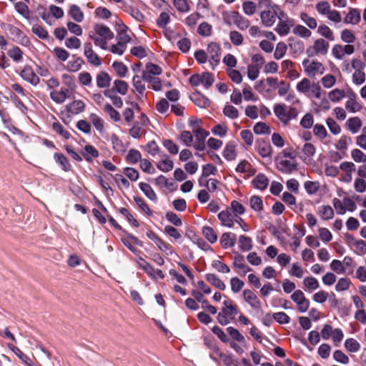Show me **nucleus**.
<instances>
[{
  "mask_svg": "<svg viewBox=\"0 0 366 366\" xmlns=\"http://www.w3.org/2000/svg\"><path fill=\"white\" fill-rule=\"evenodd\" d=\"M260 10V19L262 24L265 26H272L276 21V18L281 19V16H284L280 7L272 4V0H259L257 4Z\"/></svg>",
  "mask_w": 366,
  "mask_h": 366,
  "instance_id": "obj_1",
  "label": "nucleus"
},
{
  "mask_svg": "<svg viewBox=\"0 0 366 366\" xmlns=\"http://www.w3.org/2000/svg\"><path fill=\"white\" fill-rule=\"evenodd\" d=\"M315 9L322 16H327V19L335 24L337 27V24L342 21V18L340 11L332 9L330 4L327 1L318 2Z\"/></svg>",
  "mask_w": 366,
  "mask_h": 366,
  "instance_id": "obj_2",
  "label": "nucleus"
},
{
  "mask_svg": "<svg viewBox=\"0 0 366 366\" xmlns=\"http://www.w3.org/2000/svg\"><path fill=\"white\" fill-rule=\"evenodd\" d=\"M302 66L307 75L312 78L323 74L325 71L323 64L315 60L305 59Z\"/></svg>",
  "mask_w": 366,
  "mask_h": 366,
  "instance_id": "obj_3",
  "label": "nucleus"
},
{
  "mask_svg": "<svg viewBox=\"0 0 366 366\" xmlns=\"http://www.w3.org/2000/svg\"><path fill=\"white\" fill-rule=\"evenodd\" d=\"M277 169L282 173L291 174L297 169V163L295 158L285 159L282 156L275 158Z\"/></svg>",
  "mask_w": 366,
  "mask_h": 366,
  "instance_id": "obj_4",
  "label": "nucleus"
},
{
  "mask_svg": "<svg viewBox=\"0 0 366 366\" xmlns=\"http://www.w3.org/2000/svg\"><path fill=\"white\" fill-rule=\"evenodd\" d=\"M330 44L324 39H318L315 41L312 46L307 49V54L309 56L318 55H325L329 49Z\"/></svg>",
  "mask_w": 366,
  "mask_h": 366,
  "instance_id": "obj_5",
  "label": "nucleus"
},
{
  "mask_svg": "<svg viewBox=\"0 0 366 366\" xmlns=\"http://www.w3.org/2000/svg\"><path fill=\"white\" fill-rule=\"evenodd\" d=\"M207 54L211 68L214 69L220 61V46L214 42L209 43L207 46Z\"/></svg>",
  "mask_w": 366,
  "mask_h": 366,
  "instance_id": "obj_6",
  "label": "nucleus"
},
{
  "mask_svg": "<svg viewBox=\"0 0 366 366\" xmlns=\"http://www.w3.org/2000/svg\"><path fill=\"white\" fill-rule=\"evenodd\" d=\"M291 299L296 303L297 310L300 312H305L310 307V301L305 297L302 291L295 290L291 295Z\"/></svg>",
  "mask_w": 366,
  "mask_h": 366,
  "instance_id": "obj_7",
  "label": "nucleus"
},
{
  "mask_svg": "<svg viewBox=\"0 0 366 366\" xmlns=\"http://www.w3.org/2000/svg\"><path fill=\"white\" fill-rule=\"evenodd\" d=\"M149 119L147 116L144 114H142L141 117H139V120L136 121L134 123L133 127L129 129V134L130 136L134 139L140 138L143 133L142 129L144 126L147 125Z\"/></svg>",
  "mask_w": 366,
  "mask_h": 366,
  "instance_id": "obj_8",
  "label": "nucleus"
},
{
  "mask_svg": "<svg viewBox=\"0 0 366 366\" xmlns=\"http://www.w3.org/2000/svg\"><path fill=\"white\" fill-rule=\"evenodd\" d=\"M147 237L153 240L155 244L157 245L158 248L167 254H172V247L169 243H167L163 239H162L157 234H155L153 231H149L147 233Z\"/></svg>",
  "mask_w": 366,
  "mask_h": 366,
  "instance_id": "obj_9",
  "label": "nucleus"
},
{
  "mask_svg": "<svg viewBox=\"0 0 366 366\" xmlns=\"http://www.w3.org/2000/svg\"><path fill=\"white\" fill-rule=\"evenodd\" d=\"M340 169L343 172L341 180L349 183L352 179V174L355 171V165L351 162H344L340 165Z\"/></svg>",
  "mask_w": 366,
  "mask_h": 366,
  "instance_id": "obj_10",
  "label": "nucleus"
},
{
  "mask_svg": "<svg viewBox=\"0 0 366 366\" xmlns=\"http://www.w3.org/2000/svg\"><path fill=\"white\" fill-rule=\"evenodd\" d=\"M236 214H233L229 210H224L219 213L218 218L221 224L227 227H232L235 223Z\"/></svg>",
  "mask_w": 366,
  "mask_h": 366,
  "instance_id": "obj_11",
  "label": "nucleus"
},
{
  "mask_svg": "<svg viewBox=\"0 0 366 366\" xmlns=\"http://www.w3.org/2000/svg\"><path fill=\"white\" fill-rule=\"evenodd\" d=\"M21 76L32 85H37L39 83V78L35 74L31 66H26L21 71Z\"/></svg>",
  "mask_w": 366,
  "mask_h": 366,
  "instance_id": "obj_12",
  "label": "nucleus"
},
{
  "mask_svg": "<svg viewBox=\"0 0 366 366\" xmlns=\"http://www.w3.org/2000/svg\"><path fill=\"white\" fill-rule=\"evenodd\" d=\"M360 20L361 15L360 11L357 9L349 8L348 13L343 19V22L347 24L356 25L360 23Z\"/></svg>",
  "mask_w": 366,
  "mask_h": 366,
  "instance_id": "obj_13",
  "label": "nucleus"
},
{
  "mask_svg": "<svg viewBox=\"0 0 366 366\" xmlns=\"http://www.w3.org/2000/svg\"><path fill=\"white\" fill-rule=\"evenodd\" d=\"M51 99L57 104H61L69 97V89L61 88L60 90H53L50 92Z\"/></svg>",
  "mask_w": 366,
  "mask_h": 366,
  "instance_id": "obj_14",
  "label": "nucleus"
},
{
  "mask_svg": "<svg viewBox=\"0 0 366 366\" xmlns=\"http://www.w3.org/2000/svg\"><path fill=\"white\" fill-rule=\"evenodd\" d=\"M243 298L251 307L253 309H259L261 307L260 301L257 296L250 290H245L243 292Z\"/></svg>",
  "mask_w": 366,
  "mask_h": 366,
  "instance_id": "obj_15",
  "label": "nucleus"
},
{
  "mask_svg": "<svg viewBox=\"0 0 366 366\" xmlns=\"http://www.w3.org/2000/svg\"><path fill=\"white\" fill-rule=\"evenodd\" d=\"M257 151L263 158L269 157L272 152V148L268 142L262 139L257 142Z\"/></svg>",
  "mask_w": 366,
  "mask_h": 366,
  "instance_id": "obj_16",
  "label": "nucleus"
},
{
  "mask_svg": "<svg viewBox=\"0 0 366 366\" xmlns=\"http://www.w3.org/2000/svg\"><path fill=\"white\" fill-rule=\"evenodd\" d=\"M224 307L222 310L228 315L229 319L234 320L238 313L237 307L233 305L232 300L227 299L223 302Z\"/></svg>",
  "mask_w": 366,
  "mask_h": 366,
  "instance_id": "obj_17",
  "label": "nucleus"
},
{
  "mask_svg": "<svg viewBox=\"0 0 366 366\" xmlns=\"http://www.w3.org/2000/svg\"><path fill=\"white\" fill-rule=\"evenodd\" d=\"M192 132L194 134L197 141L204 142L209 133L198 125L197 121H191Z\"/></svg>",
  "mask_w": 366,
  "mask_h": 366,
  "instance_id": "obj_18",
  "label": "nucleus"
},
{
  "mask_svg": "<svg viewBox=\"0 0 366 366\" xmlns=\"http://www.w3.org/2000/svg\"><path fill=\"white\" fill-rule=\"evenodd\" d=\"M84 108L85 104L81 100H74L66 106L67 112L72 115L79 114L84 110Z\"/></svg>",
  "mask_w": 366,
  "mask_h": 366,
  "instance_id": "obj_19",
  "label": "nucleus"
},
{
  "mask_svg": "<svg viewBox=\"0 0 366 366\" xmlns=\"http://www.w3.org/2000/svg\"><path fill=\"white\" fill-rule=\"evenodd\" d=\"M236 243V235L231 232H224L220 238V244L224 249L232 247Z\"/></svg>",
  "mask_w": 366,
  "mask_h": 366,
  "instance_id": "obj_20",
  "label": "nucleus"
},
{
  "mask_svg": "<svg viewBox=\"0 0 366 366\" xmlns=\"http://www.w3.org/2000/svg\"><path fill=\"white\" fill-rule=\"evenodd\" d=\"M95 32L100 36L105 38L106 39L111 40L114 38V33L111 29L103 24H96L94 26Z\"/></svg>",
  "mask_w": 366,
  "mask_h": 366,
  "instance_id": "obj_21",
  "label": "nucleus"
},
{
  "mask_svg": "<svg viewBox=\"0 0 366 366\" xmlns=\"http://www.w3.org/2000/svg\"><path fill=\"white\" fill-rule=\"evenodd\" d=\"M111 80L110 76L105 71L99 72L96 76L97 85L99 88L109 87Z\"/></svg>",
  "mask_w": 366,
  "mask_h": 366,
  "instance_id": "obj_22",
  "label": "nucleus"
},
{
  "mask_svg": "<svg viewBox=\"0 0 366 366\" xmlns=\"http://www.w3.org/2000/svg\"><path fill=\"white\" fill-rule=\"evenodd\" d=\"M237 172L244 173L248 177L253 176L255 174V169L246 160L240 162L236 167Z\"/></svg>",
  "mask_w": 366,
  "mask_h": 366,
  "instance_id": "obj_23",
  "label": "nucleus"
},
{
  "mask_svg": "<svg viewBox=\"0 0 366 366\" xmlns=\"http://www.w3.org/2000/svg\"><path fill=\"white\" fill-rule=\"evenodd\" d=\"M68 14L76 22H81L84 18V14L79 6L72 4L68 11Z\"/></svg>",
  "mask_w": 366,
  "mask_h": 366,
  "instance_id": "obj_24",
  "label": "nucleus"
},
{
  "mask_svg": "<svg viewBox=\"0 0 366 366\" xmlns=\"http://www.w3.org/2000/svg\"><path fill=\"white\" fill-rule=\"evenodd\" d=\"M345 108L350 112L355 113L360 111L362 107L361 104L356 100L355 94H352L346 102Z\"/></svg>",
  "mask_w": 366,
  "mask_h": 366,
  "instance_id": "obj_25",
  "label": "nucleus"
},
{
  "mask_svg": "<svg viewBox=\"0 0 366 366\" xmlns=\"http://www.w3.org/2000/svg\"><path fill=\"white\" fill-rule=\"evenodd\" d=\"M54 158L56 163H58L61 169L64 172H69L71 169V166L69 163V159L66 156H64L61 153H55L54 155Z\"/></svg>",
  "mask_w": 366,
  "mask_h": 366,
  "instance_id": "obj_26",
  "label": "nucleus"
},
{
  "mask_svg": "<svg viewBox=\"0 0 366 366\" xmlns=\"http://www.w3.org/2000/svg\"><path fill=\"white\" fill-rule=\"evenodd\" d=\"M253 186L260 190L265 189L269 184L267 177L262 174H259L252 182Z\"/></svg>",
  "mask_w": 366,
  "mask_h": 366,
  "instance_id": "obj_27",
  "label": "nucleus"
},
{
  "mask_svg": "<svg viewBox=\"0 0 366 366\" xmlns=\"http://www.w3.org/2000/svg\"><path fill=\"white\" fill-rule=\"evenodd\" d=\"M11 33L14 35L16 41L23 44L27 45L29 44V39L28 37L17 27L11 26L9 29Z\"/></svg>",
  "mask_w": 366,
  "mask_h": 366,
  "instance_id": "obj_28",
  "label": "nucleus"
},
{
  "mask_svg": "<svg viewBox=\"0 0 366 366\" xmlns=\"http://www.w3.org/2000/svg\"><path fill=\"white\" fill-rule=\"evenodd\" d=\"M317 214L324 220H329L333 218L334 211L332 207L329 205H322L319 207Z\"/></svg>",
  "mask_w": 366,
  "mask_h": 366,
  "instance_id": "obj_29",
  "label": "nucleus"
},
{
  "mask_svg": "<svg viewBox=\"0 0 366 366\" xmlns=\"http://www.w3.org/2000/svg\"><path fill=\"white\" fill-rule=\"evenodd\" d=\"M282 16H281V19H280V21L277 25L275 30L280 35L285 36L290 32V26H292V24L290 23L288 20H283Z\"/></svg>",
  "mask_w": 366,
  "mask_h": 366,
  "instance_id": "obj_30",
  "label": "nucleus"
},
{
  "mask_svg": "<svg viewBox=\"0 0 366 366\" xmlns=\"http://www.w3.org/2000/svg\"><path fill=\"white\" fill-rule=\"evenodd\" d=\"M206 280L214 287L220 290H224L226 288L225 284L214 274H207L205 276Z\"/></svg>",
  "mask_w": 366,
  "mask_h": 366,
  "instance_id": "obj_31",
  "label": "nucleus"
},
{
  "mask_svg": "<svg viewBox=\"0 0 366 366\" xmlns=\"http://www.w3.org/2000/svg\"><path fill=\"white\" fill-rule=\"evenodd\" d=\"M317 32L320 35L329 41L335 40V35L332 29L326 24H321L318 26Z\"/></svg>",
  "mask_w": 366,
  "mask_h": 366,
  "instance_id": "obj_32",
  "label": "nucleus"
},
{
  "mask_svg": "<svg viewBox=\"0 0 366 366\" xmlns=\"http://www.w3.org/2000/svg\"><path fill=\"white\" fill-rule=\"evenodd\" d=\"M346 125L352 133L355 134L360 130L362 122L359 117H352L347 119Z\"/></svg>",
  "mask_w": 366,
  "mask_h": 366,
  "instance_id": "obj_33",
  "label": "nucleus"
},
{
  "mask_svg": "<svg viewBox=\"0 0 366 366\" xmlns=\"http://www.w3.org/2000/svg\"><path fill=\"white\" fill-rule=\"evenodd\" d=\"M233 265L234 267L242 269L244 274L251 270V268L245 264L244 258L241 254H237L234 256L233 259Z\"/></svg>",
  "mask_w": 366,
  "mask_h": 366,
  "instance_id": "obj_34",
  "label": "nucleus"
},
{
  "mask_svg": "<svg viewBox=\"0 0 366 366\" xmlns=\"http://www.w3.org/2000/svg\"><path fill=\"white\" fill-rule=\"evenodd\" d=\"M128 89L129 85L126 81L120 79H117L114 81L112 90L114 92H117L122 95H125L128 92Z\"/></svg>",
  "mask_w": 366,
  "mask_h": 366,
  "instance_id": "obj_35",
  "label": "nucleus"
},
{
  "mask_svg": "<svg viewBox=\"0 0 366 366\" xmlns=\"http://www.w3.org/2000/svg\"><path fill=\"white\" fill-rule=\"evenodd\" d=\"M239 244L240 249L244 252L251 250L253 247L252 239L245 235H240L239 237Z\"/></svg>",
  "mask_w": 366,
  "mask_h": 366,
  "instance_id": "obj_36",
  "label": "nucleus"
},
{
  "mask_svg": "<svg viewBox=\"0 0 366 366\" xmlns=\"http://www.w3.org/2000/svg\"><path fill=\"white\" fill-rule=\"evenodd\" d=\"M175 9L182 13H187L190 10L189 0H172Z\"/></svg>",
  "mask_w": 366,
  "mask_h": 366,
  "instance_id": "obj_37",
  "label": "nucleus"
},
{
  "mask_svg": "<svg viewBox=\"0 0 366 366\" xmlns=\"http://www.w3.org/2000/svg\"><path fill=\"white\" fill-rule=\"evenodd\" d=\"M139 188L144 192V194L147 197V198H149L152 201L157 200V195H156L154 191L153 190V189L152 188V187L149 184L144 183V182H141L139 184Z\"/></svg>",
  "mask_w": 366,
  "mask_h": 366,
  "instance_id": "obj_38",
  "label": "nucleus"
},
{
  "mask_svg": "<svg viewBox=\"0 0 366 366\" xmlns=\"http://www.w3.org/2000/svg\"><path fill=\"white\" fill-rule=\"evenodd\" d=\"M345 97L343 89H335L328 93V98L332 102H339Z\"/></svg>",
  "mask_w": 366,
  "mask_h": 366,
  "instance_id": "obj_39",
  "label": "nucleus"
},
{
  "mask_svg": "<svg viewBox=\"0 0 366 366\" xmlns=\"http://www.w3.org/2000/svg\"><path fill=\"white\" fill-rule=\"evenodd\" d=\"M83 156L86 161L91 162L92 158H96L99 156V152L92 145L87 144L84 147Z\"/></svg>",
  "mask_w": 366,
  "mask_h": 366,
  "instance_id": "obj_40",
  "label": "nucleus"
},
{
  "mask_svg": "<svg viewBox=\"0 0 366 366\" xmlns=\"http://www.w3.org/2000/svg\"><path fill=\"white\" fill-rule=\"evenodd\" d=\"M300 19L311 29H315L317 26L316 19L308 15L305 12H302L300 15Z\"/></svg>",
  "mask_w": 366,
  "mask_h": 366,
  "instance_id": "obj_41",
  "label": "nucleus"
},
{
  "mask_svg": "<svg viewBox=\"0 0 366 366\" xmlns=\"http://www.w3.org/2000/svg\"><path fill=\"white\" fill-rule=\"evenodd\" d=\"M157 166L159 170L164 172H167L173 169L174 164L173 162L168 157H164L158 162Z\"/></svg>",
  "mask_w": 366,
  "mask_h": 366,
  "instance_id": "obj_42",
  "label": "nucleus"
},
{
  "mask_svg": "<svg viewBox=\"0 0 366 366\" xmlns=\"http://www.w3.org/2000/svg\"><path fill=\"white\" fill-rule=\"evenodd\" d=\"M345 349L350 352H357L360 350V344L354 338H348L345 342Z\"/></svg>",
  "mask_w": 366,
  "mask_h": 366,
  "instance_id": "obj_43",
  "label": "nucleus"
},
{
  "mask_svg": "<svg viewBox=\"0 0 366 366\" xmlns=\"http://www.w3.org/2000/svg\"><path fill=\"white\" fill-rule=\"evenodd\" d=\"M78 81L83 86H90L92 83V76L87 71H81L78 74Z\"/></svg>",
  "mask_w": 366,
  "mask_h": 366,
  "instance_id": "obj_44",
  "label": "nucleus"
},
{
  "mask_svg": "<svg viewBox=\"0 0 366 366\" xmlns=\"http://www.w3.org/2000/svg\"><path fill=\"white\" fill-rule=\"evenodd\" d=\"M11 350L14 352V353L27 366H31L32 361L25 354H24L21 350L12 345L9 346Z\"/></svg>",
  "mask_w": 366,
  "mask_h": 366,
  "instance_id": "obj_45",
  "label": "nucleus"
},
{
  "mask_svg": "<svg viewBox=\"0 0 366 366\" xmlns=\"http://www.w3.org/2000/svg\"><path fill=\"white\" fill-rule=\"evenodd\" d=\"M287 108L285 104H277L274 108L275 115L282 121L286 122Z\"/></svg>",
  "mask_w": 366,
  "mask_h": 366,
  "instance_id": "obj_46",
  "label": "nucleus"
},
{
  "mask_svg": "<svg viewBox=\"0 0 366 366\" xmlns=\"http://www.w3.org/2000/svg\"><path fill=\"white\" fill-rule=\"evenodd\" d=\"M202 233L204 237L211 243H214L217 240V234L211 227H204Z\"/></svg>",
  "mask_w": 366,
  "mask_h": 366,
  "instance_id": "obj_47",
  "label": "nucleus"
},
{
  "mask_svg": "<svg viewBox=\"0 0 366 366\" xmlns=\"http://www.w3.org/2000/svg\"><path fill=\"white\" fill-rule=\"evenodd\" d=\"M143 79L142 76H140L139 75L134 76L132 79V84L135 90L139 93L140 94H142L145 90V86L143 83Z\"/></svg>",
  "mask_w": 366,
  "mask_h": 366,
  "instance_id": "obj_48",
  "label": "nucleus"
},
{
  "mask_svg": "<svg viewBox=\"0 0 366 366\" xmlns=\"http://www.w3.org/2000/svg\"><path fill=\"white\" fill-rule=\"evenodd\" d=\"M340 38L342 41L347 44L354 43L356 40L353 32L348 29H345L341 31Z\"/></svg>",
  "mask_w": 366,
  "mask_h": 366,
  "instance_id": "obj_49",
  "label": "nucleus"
},
{
  "mask_svg": "<svg viewBox=\"0 0 366 366\" xmlns=\"http://www.w3.org/2000/svg\"><path fill=\"white\" fill-rule=\"evenodd\" d=\"M8 56L14 61H21L23 59V52L18 46H14L7 52Z\"/></svg>",
  "mask_w": 366,
  "mask_h": 366,
  "instance_id": "obj_50",
  "label": "nucleus"
},
{
  "mask_svg": "<svg viewBox=\"0 0 366 366\" xmlns=\"http://www.w3.org/2000/svg\"><path fill=\"white\" fill-rule=\"evenodd\" d=\"M312 84L311 83L310 79H308L307 78H304L297 84V90L299 92L306 94L309 93Z\"/></svg>",
  "mask_w": 366,
  "mask_h": 366,
  "instance_id": "obj_51",
  "label": "nucleus"
},
{
  "mask_svg": "<svg viewBox=\"0 0 366 366\" xmlns=\"http://www.w3.org/2000/svg\"><path fill=\"white\" fill-rule=\"evenodd\" d=\"M236 151L234 145L232 144H227L224 149L223 156L224 157L228 160L231 161L235 159L236 157Z\"/></svg>",
  "mask_w": 366,
  "mask_h": 366,
  "instance_id": "obj_52",
  "label": "nucleus"
},
{
  "mask_svg": "<svg viewBox=\"0 0 366 366\" xmlns=\"http://www.w3.org/2000/svg\"><path fill=\"white\" fill-rule=\"evenodd\" d=\"M112 67L114 68V69L115 70V71L117 72V75L119 77L126 76L128 72V69L126 66V65L120 61H114L112 64Z\"/></svg>",
  "mask_w": 366,
  "mask_h": 366,
  "instance_id": "obj_53",
  "label": "nucleus"
},
{
  "mask_svg": "<svg viewBox=\"0 0 366 366\" xmlns=\"http://www.w3.org/2000/svg\"><path fill=\"white\" fill-rule=\"evenodd\" d=\"M366 75L363 70L355 71L352 76V80L354 84L361 85L365 81Z\"/></svg>",
  "mask_w": 366,
  "mask_h": 366,
  "instance_id": "obj_54",
  "label": "nucleus"
},
{
  "mask_svg": "<svg viewBox=\"0 0 366 366\" xmlns=\"http://www.w3.org/2000/svg\"><path fill=\"white\" fill-rule=\"evenodd\" d=\"M293 33L302 38H309L312 35L310 30L302 25H297L293 29Z\"/></svg>",
  "mask_w": 366,
  "mask_h": 366,
  "instance_id": "obj_55",
  "label": "nucleus"
},
{
  "mask_svg": "<svg viewBox=\"0 0 366 366\" xmlns=\"http://www.w3.org/2000/svg\"><path fill=\"white\" fill-rule=\"evenodd\" d=\"M104 111L108 114L112 119L114 122H118L121 119L120 114L114 109L109 104H106L103 108Z\"/></svg>",
  "mask_w": 366,
  "mask_h": 366,
  "instance_id": "obj_56",
  "label": "nucleus"
},
{
  "mask_svg": "<svg viewBox=\"0 0 366 366\" xmlns=\"http://www.w3.org/2000/svg\"><path fill=\"white\" fill-rule=\"evenodd\" d=\"M303 285L308 290H315L320 287L317 280L313 277L305 278Z\"/></svg>",
  "mask_w": 366,
  "mask_h": 366,
  "instance_id": "obj_57",
  "label": "nucleus"
},
{
  "mask_svg": "<svg viewBox=\"0 0 366 366\" xmlns=\"http://www.w3.org/2000/svg\"><path fill=\"white\" fill-rule=\"evenodd\" d=\"M214 81V77L210 73L204 72L200 74V83L203 84L206 89H209L213 84Z\"/></svg>",
  "mask_w": 366,
  "mask_h": 366,
  "instance_id": "obj_58",
  "label": "nucleus"
},
{
  "mask_svg": "<svg viewBox=\"0 0 366 366\" xmlns=\"http://www.w3.org/2000/svg\"><path fill=\"white\" fill-rule=\"evenodd\" d=\"M89 119L97 130L102 132L104 129V121L96 114H91Z\"/></svg>",
  "mask_w": 366,
  "mask_h": 366,
  "instance_id": "obj_59",
  "label": "nucleus"
},
{
  "mask_svg": "<svg viewBox=\"0 0 366 366\" xmlns=\"http://www.w3.org/2000/svg\"><path fill=\"white\" fill-rule=\"evenodd\" d=\"M192 100L197 106L201 108H206L209 104V99L199 94H194Z\"/></svg>",
  "mask_w": 366,
  "mask_h": 366,
  "instance_id": "obj_60",
  "label": "nucleus"
},
{
  "mask_svg": "<svg viewBox=\"0 0 366 366\" xmlns=\"http://www.w3.org/2000/svg\"><path fill=\"white\" fill-rule=\"evenodd\" d=\"M330 269L338 274L346 273V268L343 267L342 262L334 259L330 264Z\"/></svg>",
  "mask_w": 366,
  "mask_h": 366,
  "instance_id": "obj_61",
  "label": "nucleus"
},
{
  "mask_svg": "<svg viewBox=\"0 0 366 366\" xmlns=\"http://www.w3.org/2000/svg\"><path fill=\"white\" fill-rule=\"evenodd\" d=\"M287 50V46L284 42H279L277 46L274 53V57L276 59H282L286 54Z\"/></svg>",
  "mask_w": 366,
  "mask_h": 366,
  "instance_id": "obj_62",
  "label": "nucleus"
},
{
  "mask_svg": "<svg viewBox=\"0 0 366 366\" xmlns=\"http://www.w3.org/2000/svg\"><path fill=\"white\" fill-rule=\"evenodd\" d=\"M142 159V154L141 153L134 149H130L127 156V160L131 164H136L139 161H141Z\"/></svg>",
  "mask_w": 366,
  "mask_h": 366,
  "instance_id": "obj_63",
  "label": "nucleus"
},
{
  "mask_svg": "<svg viewBox=\"0 0 366 366\" xmlns=\"http://www.w3.org/2000/svg\"><path fill=\"white\" fill-rule=\"evenodd\" d=\"M313 133L315 137L320 139H323L327 137V132L325 127L320 124H316L313 127Z\"/></svg>",
  "mask_w": 366,
  "mask_h": 366,
  "instance_id": "obj_64",
  "label": "nucleus"
}]
</instances>
